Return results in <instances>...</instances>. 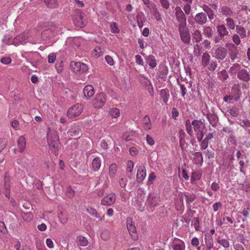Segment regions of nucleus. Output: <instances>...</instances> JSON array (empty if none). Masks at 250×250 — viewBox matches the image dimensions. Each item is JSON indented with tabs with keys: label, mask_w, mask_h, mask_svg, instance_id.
Masks as SVG:
<instances>
[{
	"label": "nucleus",
	"mask_w": 250,
	"mask_h": 250,
	"mask_svg": "<svg viewBox=\"0 0 250 250\" xmlns=\"http://www.w3.org/2000/svg\"><path fill=\"white\" fill-rule=\"evenodd\" d=\"M47 139L50 149L56 156H57L60 145L57 131L54 129L48 128Z\"/></svg>",
	"instance_id": "nucleus-1"
},
{
	"label": "nucleus",
	"mask_w": 250,
	"mask_h": 250,
	"mask_svg": "<svg viewBox=\"0 0 250 250\" xmlns=\"http://www.w3.org/2000/svg\"><path fill=\"white\" fill-rule=\"evenodd\" d=\"M28 32H24L22 34L18 35L14 39V45L17 46L20 44H24L27 42L32 44L39 43L41 42L40 39H33L30 38Z\"/></svg>",
	"instance_id": "nucleus-2"
},
{
	"label": "nucleus",
	"mask_w": 250,
	"mask_h": 250,
	"mask_svg": "<svg viewBox=\"0 0 250 250\" xmlns=\"http://www.w3.org/2000/svg\"><path fill=\"white\" fill-rule=\"evenodd\" d=\"M60 29V27L57 26L54 24H52L49 28L46 29L42 32L41 38H37L36 39H40L41 40V42H39L40 43L42 40L45 41L49 38L62 33Z\"/></svg>",
	"instance_id": "nucleus-3"
},
{
	"label": "nucleus",
	"mask_w": 250,
	"mask_h": 250,
	"mask_svg": "<svg viewBox=\"0 0 250 250\" xmlns=\"http://www.w3.org/2000/svg\"><path fill=\"white\" fill-rule=\"evenodd\" d=\"M191 125L195 132L198 142H201L204 136V125L202 122L200 120H194L192 122Z\"/></svg>",
	"instance_id": "nucleus-4"
},
{
	"label": "nucleus",
	"mask_w": 250,
	"mask_h": 250,
	"mask_svg": "<svg viewBox=\"0 0 250 250\" xmlns=\"http://www.w3.org/2000/svg\"><path fill=\"white\" fill-rule=\"evenodd\" d=\"M70 67L71 70L76 74H82L88 70L87 65L81 62H71Z\"/></svg>",
	"instance_id": "nucleus-5"
},
{
	"label": "nucleus",
	"mask_w": 250,
	"mask_h": 250,
	"mask_svg": "<svg viewBox=\"0 0 250 250\" xmlns=\"http://www.w3.org/2000/svg\"><path fill=\"white\" fill-rule=\"evenodd\" d=\"M83 106L80 104H77L69 108L67 112V116L69 118L79 116L83 110Z\"/></svg>",
	"instance_id": "nucleus-6"
},
{
	"label": "nucleus",
	"mask_w": 250,
	"mask_h": 250,
	"mask_svg": "<svg viewBox=\"0 0 250 250\" xmlns=\"http://www.w3.org/2000/svg\"><path fill=\"white\" fill-rule=\"evenodd\" d=\"M106 101V97L105 94L104 92H100L96 95L93 100V105L96 108H100L104 105Z\"/></svg>",
	"instance_id": "nucleus-7"
},
{
	"label": "nucleus",
	"mask_w": 250,
	"mask_h": 250,
	"mask_svg": "<svg viewBox=\"0 0 250 250\" xmlns=\"http://www.w3.org/2000/svg\"><path fill=\"white\" fill-rule=\"evenodd\" d=\"M116 196L114 193H110L101 200V204L104 206H110L116 201Z\"/></svg>",
	"instance_id": "nucleus-8"
},
{
	"label": "nucleus",
	"mask_w": 250,
	"mask_h": 250,
	"mask_svg": "<svg viewBox=\"0 0 250 250\" xmlns=\"http://www.w3.org/2000/svg\"><path fill=\"white\" fill-rule=\"evenodd\" d=\"M146 176V168L143 164L139 165L137 173L136 179L138 182L141 183Z\"/></svg>",
	"instance_id": "nucleus-9"
},
{
	"label": "nucleus",
	"mask_w": 250,
	"mask_h": 250,
	"mask_svg": "<svg viewBox=\"0 0 250 250\" xmlns=\"http://www.w3.org/2000/svg\"><path fill=\"white\" fill-rule=\"evenodd\" d=\"M227 55L226 49L222 47H218L214 49V57L218 60H223Z\"/></svg>",
	"instance_id": "nucleus-10"
},
{
	"label": "nucleus",
	"mask_w": 250,
	"mask_h": 250,
	"mask_svg": "<svg viewBox=\"0 0 250 250\" xmlns=\"http://www.w3.org/2000/svg\"><path fill=\"white\" fill-rule=\"evenodd\" d=\"M172 248L173 250H185L186 245L183 240L175 238L172 244Z\"/></svg>",
	"instance_id": "nucleus-11"
},
{
	"label": "nucleus",
	"mask_w": 250,
	"mask_h": 250,
	"mask_svg": "<svg viewBox=\"0 0 250 250\" xmlns=\"http://www.w3.org/2000/svg\"><path fill=\"white\" fill-rule=\"evenodd\" d=\"M194 20L197 23L200 25H203L207 22V15L203 12L197 13L195 16Z\"/></svg>",
	"instance_id": "nucleus-12"
},
{
	"label": "nucleus",
	"mask_w": 250,
	"mask_h": 250,
	"mask_svg": "<svg viewBox=\"0 0 250 250\" xmlns=\"http://www.w3.org/2000/svg\"><path fill=\"white\" fill-rule=\"evenodd\" d=\"M238 78L243 81L248 82L250 80V75L246 69L239 70L237 74Z\"/></svg>",
	"instance_id": "nucleus-13"
},
{
	"label": "nucleus",
	"mask_w": 250,
	"mask_h": 250,
	"mask_svg": "<svg viewBox=\"0 0 250 250\" xmlns=\"http://www.w3.org/2000/svg\"><path fill=\"white\" fill-rule=\"evenodd\" d=\"M76 12H77L78 15V17L80 19V21L77 20L76 19H75L74 20V22L76 26L80 28H83L85 26V23L83 20L84 16V14L79 10H76Z\"/></svg>",
	"instance_id": "nucleus-14"
},
{
	"label": "nucleus",
	"mask_w": 250,
	"mask_h": 250,
	"mask_svg": "<svg viewBox=\"0 0 250 250\" xmlns=\"http://www.w3.org/2000/svg\"><path fill=\"white\" fill-rule=\"evenodd\" d=\"M94 92V88L91 85H87L83 88V94L87 99L92 97Z\"/></svg>",
	"instance_id": "nucleus-15"
},
{
	"label": "nucleus",
	"mask_w": 250,
	"mask_h": 250,
	"mask_svg": "<svg viewBox=\"0 0 250 250\" xmlns=\"http://www.w3.org/2000/svg\"><path fill=\"white\" fill-rule=\"evenodd\" d=\"M205 242L207 250H211L213 247V242L212 236L208 233L205 235Z\"/></svg>",
	"instance_id": "nucleus-16"
},
{
	"label": "nucleus",
	"mask_w": 250,
	"mask_h": 250,
	"mask_svg": "<svg viewBox=\"0 0 250 250\" xmlns=\"http://www.w3.org/2000/svg\"><path fill=\"white\" fill-rule=\"evenodd\" d=\"M180 38L182 42L186 44L189 43L190 36L188 30L179 32Z\"/></svg>",
	"instance_id": "nucleus-17"
},
{
	"label": "nucleus",
	"mask_w": 250,
	"mask_h": 250,
	"mask_svg": "<svg viewBox=\"0 0 250 250\" xmlns=\"http://www.w3.org/2000/svg\"><path fill=\"white\" fill-rule=\"evenodd\" d=\"M126 226L127 229L130 234L133 233L136 231V227L132 219L130 218H128L126 219Z\"/></svg>",
	"instance_id": "nucleus-18"
},
{
	"label": "nucleus",
	"mask_w": 250,
	"mask_h": 250,
	"mask_svg": "<svg viewBox=\"0 0 250 250\" xmlns=\"http://www.w3.org/2000/svg\"><path fill=\"white\" fill-rule=\"evenodd\" d=\"M175 15L177 21L186 20V16L179 6H176L175 9Z\"/></svg>",
	"instance_id": "nucleus-19"
},
{
	"label": "nucleus",
	"mask_w": 250,
	"mask_h": 250,
	"mask_svg": "<svg viewBox=\"0 0 250 250\" xmlns=\"http://www.w3.org/2000/svg\"><path fill=\"white\" fill-rule=\"evenodd\" d=\"M217 30L221 38H223L225 36L228 35L229 34L227 28L224 24L218 25L217 26Z\"/></svg>",
	"instance_id": "nucleus-20"
},
{
	"label": "nucleus",
	"mask_w": 250,
	"mask_h": 250,
	"mask_svg": "<svg viewBox=\"0 0 250 250\" xmlns=\"http://www.w3.org/2000/svg\"><path fill=\"white\" fill-rule=\"evenodd\" d=\"M145 60L151 68H154L157 65V62L153 55L146 56Z\"/></svg>",
	"instance_id": "nucleus-21"
},
{
	"label": "nucleus",
	"mask_w": 250,
	"mask_h": 250,
	"mask_svg": "<svg viewBox=\"0 0 250 250\" xmlns=\"http://www.w3.org/2000/svg\"><path fill=\"white\" fill-rule=\"evenodd\" d=\"M193 162L195 164L201 166L203 162L202 154L200 152H195L194 154Z\"/></svg>",
	"instance_id": "nucleus-22"
},
{
	"label": "nucleus",
	"mask_w": 250,
	"mask_h": 250,
	"mask_svg": "<svg viewBox=\"0 0 250 250\" xmlns=\"http://www.w3.org/2000/svg\"><path fill=\"white\" fill-rule=\"evenodd\" d=\"M80 131V129L79 126L76 125H73L67 132V134L71 136H76L79 134Z\"/></svg>",
	"instance_id": "nucleus-23"
},
{
	"label": "nucleus",
	"mask_w": 250,
	"mask_h": 250,
	"mask_svg": "<svg viewBox=\"0 0 250 250\" xmlns=\"http://www.w3.org/2000/svg\"><path fill=\"white\" fill-rule=\"evenodd\" d=\"M210 59V56L208 53L205 52L203 54L202 57L201 63L204 67H206L208 65Z\"/></svg>",
	"instance_id": "nucleus-24"
},
{
	"label": "nucleus",
	"mask_w": 250,
	"mask_h": 250,
	"mask_svg": "<svg viewBox=\"0 0 250 250\" xmlns=\"http://www.w3.org/2000/svg\"><path fill=\"white\" fill-rule=\"evenodd\" d=\"M18 144L19 151L20 152L23 151L26 145L25 139L23 136H21L19 137L18 141Z\"/></svg>",
	"instance_id": "nucleus-25"
},
{
	"label": "nucleus",
	"mask_w": 250,
	"mask_h": 250,
	"mask_svg": "<svg viewBox=\"0 0 250 250\" xmlns=\"http://www.w3.org/2000/svg\"><path fill=\"white\" fill-rule=\"evenodd\" d=\"M76 242L78 245L83 247H85L88 244V241L87 239L82 236L77 237Z\"/></svg>",
	"instance_id": "nucleus-26"
},
{
	"label": "nucleus",
	"mask_w": 250,
	"mask_h": 250,
	"mask_svg": "<svg viewBox=\"0 0 250 250\" xmlns=\"http://www.w3.org/2000/svg\"><path fill=\"white\" fill-rule=\"evenodd\" d=\"M117 166L115 164H112L110 165L109 168V175L110 178H114L117 174Z\"/></svg>",
	"instance_id": "nucleus-27"
},
{
	"label": "nucleus",
	"mask_w": 250,
	"mask_h": 250,
	"mask_svg": "<svg viewBox=\"0 0 250 250\" xmlns=\"http://www.w3.org/2000/svg\"><path fill=\"white\" fill-rule=\"evenodd\" d=\"M231 94L233 95L235 97H238V99H239L241 95V91L239 84L234 85L232 87Z\"/></svg>",
	"instance_id": "nucleus-28"
},
{
	"label": "nucleus",
	"mask_w": 250,
	"mask_h": 250,
	"mask_svg": "<svg viewBox=\"0 0 250 250\" xmlns=\"http://www.w3.org/2000/svg\"><path fill=\"white\" fill-rule=\"evenodd\" d=\"M220 12L224 16L226 17L231 16L233 15L232 11L230 8L227 6H222L220 9Z\"/></svg>",
	"instance_id": "nucleus-29"
},
{
	"label": "nucleus",
	"mask_w": 250,
	"mask_h": 250,
	"mask_svg": "<svg viewBox=\"0 0 250 250\" xmlns=\"http://www.w3.org/2000/svg\"><path fill=\"white\" fill-rule=\"evenodd\" d=\"M143 126L145 130H150L151 128L150 120L148 116H146L143 120Z\"/></svg>",
	"instance_id": "nucleus-30"
},
{
	"label": "nucleus",
	"mask_w": 250,
	"mask_h": 250,
	"mask_svg": "<svg viewBox=\"0 0 250 250\" xmlns=\"http://www.w3.org/2000/svg\"><path fill=\"white\" fill-rule=\"evenodd\" d=\"M101 166V162L99 158L96 157L93 160L92 166L94 171H97Z\"/></svg>",
	"instance_id": "nucleus-31"
},
{
	"label": "nucleus",
	"mask_w": 250,
	"mask_h": 250,
	"mask_svg": "<svg viewBox=\"0 0 250 250\" xmlns=\"http://www.w3.org/2000/svg\"><path fill=\"white\" fill-rule=\"evenodd\" d=\"M160 95L161 98L162 99L163 102L165 103H167L168 101L169 97V94L168 90L167 89H162L160 91Z\"/></svg>",
	"instance_id": "nucleus-32"
},
{
	"label": "nucleus",
	"mask_w": 250,
	"mask_h": 250,
	"mask_svg": "<svg viewBox=\"0 0 250 250\" xmlns=\"http://www.w3.org/2000/svg\"><path fill=\"white\" fill-rule=\"evenodd\" d=\"M179 23L178 29L179 32L188 30L187 27L186 20L178 21Z\"/></svg>",
	"instance_id": "nucleus-33"
},
{
	"label": "nucleus",
	"mask_w": 250,
	"mask_h": 250,
	"mask_svg": "<svg viewBox=\"0 0 250 250\" xmlns=\"http://www.w3.org/2000/svg\"><path fill=\"white\" fill-rule=\"evenodd\" d=\"M223 100L225 102L228 103L229 104H232L234 102L238 101V97H235L231 94L227 96L224 97Z\"/></svg>",
	"instance_id": "nucleus-34"
},
{
	"label": "nucleus",
	"mask_w": 250,
	"mask_h": 250,
	"mask_svg": "<svg viewBox=\"0 0 250 250\" xmlns=\"http://www.w3.org/2000/svg\"><path fill=\"white\" fill-rule=\"evenodd\" d=\"M109 27L110 31L112 33L118 34L120 33V30L116 22H111L110 23Z\"/></svg>",
	"instance_id": "nucleus-35"
},
{
	"label": "nucleus",
	"mask_w": 250,
	"mask_h": 250,
	"mask_svg": "<svg viewBox=\"0 0 250 250\" xmlns=\"http://www.w3.org/2000/svg\"><path fill=\"white\" fill-rule=\"evenodd\" d=\"M184 195L188 204L192 203L196 198V195L193 193H185Z\"/></svg>",
	"instance_id": "nucleus-36"
},
{
	"label": "nucleus",
	"mask_w": 250,
	"mask_h": 250,
	"mask_svg": "<svg viewBox=\"0 0 250 250\" xmlns=\"http://www.w3.org/2000/svg\"><path fill=\"white\" fill-rule=\"evenodd\" d=\"M180 203L176 204V209L181 210L184 208V198L185 197L184 193H180L179 195Z\"/></svg>",
	"instance_id": "nucleus-37"
},
{
	"label": "nucleus",
	"mask_w": 250,
	"mask_h": 250,
	"mask_svg": "<svg viewBox=\"0 0 250 250\" xmlns=\"http://www.w3.org/2000/svg\"><path fill=\"white\" fill-rule=\"evenodd\" d=\"M86 211L90 215L95 217H99V214L95 208L90 206H88L86 208Z\"/></svg>",
	"instance_id": "nucleus-38"
},
{
	"label": "nucleus",
	"mask_w": 250,
	"mask_h": 250,
	"mask_svg": "<svg viewBox=\"0 0 250 250\" xmlns=\"http://www.w3.org/2000/svg\"><path fill=\"white\" fill-rule=\"evenodd\" d=\"M201 176V174L198 172H194L192 173L190 178V181L192 184H195L196 182L199 180Z\"/></svg>",
	"instance_id": "nucleus-39"
},
{
	"label": "nucleus",
	"mask_w": 250,
	"mask_h": 250,
	"mask_svg": "<svg viewBox=\"0 0 250 250\" xmlns=\"http://www.w3.org/2000/svg\"><path fill=\"white\" fill-rule=\"evenodd\" d=\"M237 123L240 125L245 127V128L250 127V121L248 119H239V121H238Z\"/></svg>",
	"instance_id": "nucleus-40"
},
{
	"label": "nucleus",
	"mask_w": 250,
	"mask_h": 250,
	"mask_svg": "<svg viewBox=\"0 0 250 250\" xmlns=\"http://www.w3.org/2000/svg\"><path fill=\"white\" fill-rule=\"evenodd\" d=\"M226 21L227 22V25L229 29L234 30L235 29V24L234 21L232 18H227L226 19Z\"/></svg>",
	"instance_id": "nucleus-41"
},
{
	"label": "nucleus",
	"mask_w": 250,
	"mask_h": 250,
	"mask_svg": "<svg viewBox=\"0 0 250 250\" xmlns=\"http://www.w3.org/2000/svg\"><path fill=\"white\" fill-rule=\"evenodd\" d=\"M236 31L241 38H244L246 36V30L241 26L237 25Z\"/></svg>",
	"instance_id": "nucleus-42"
},
{
	"label": "nucleus",
	"mask_w": 250,
	"mask_h": 250,
	"mask_svg": "<svg viewBox=\"0 0 250 250\" xmlns=\"http://www.w3.org/2000/svg\"><path fill=\"white\" fill-rule=\"evenodd\" d=\"M44 1L47 6L49 8H54L58 5L57 0H44Z\"/></svg>",
	"instance_id": "nucleus-43"
},
{
	"label": "nucleus",
	"mask_w": 250,
	"mask_h": 250,
	"mask_svg": "<svg viewBox=\"0 0 250 250\" xmlns=\"http://www.w3.org/2000/svg\"><path fill=\"white\" fill-rule=\"evenodd\" d=\"M58 218L60 222L62 224H65L68 220L67 215L63 212H61L58 214Z\"/></svg>",
	"instance_id": "nucleus-44"
},
{
	"label": "nucleus",
	"mask_w": 250,
	"mask_h": 250,
	"mask_svg": "<svg viewBox=\"0 0 250 250\" xmlns=\"http://www.w3.org/2000/svg\"><path fill=\"white\" fill-rule=\"evenodd\" d=\"M3 43L7 45L14 44V39L9 35H6L2 39Z\"/></svg>",
	"instance_id": "nucleus-45"
},
{
	"label": "nucleus",
	"mask_w": 250,
	"mask_h": 250,
	"mask_svg": "<svg viewBox=\"0 0 250 250\" xmlns=\"http://www.w3.org/2000/svg\"><path fill=\"white\" fill-rule=\"evenodd\" d=\"M103 49L99 46H96L93 51L92 54L96 58L99 57L103 55Z\"/></svg>",
	"instance_id": "nucleus-46"
},
{
	"label": "nucleus",
	"mask_w": 250,
	"mask_h": 250,
	"mask_svg": "<svg viewBox=\"0 0 250 250\" xmlns=\"http://www.w3.org/2000/svg\"><path fill=\"white\" fill-rule=\"evenodd\" d=\"M193 38L195 40L196 42H200L202 40L201 32L198 30H196L193 34Z\"/></svg>",
	"instance_id": "nucleus-47"
},
{
	"label": "nucleus",
	"mask_w": 250,
	"mask_h": 250,
	"mask_svg": "<svg viewBox=\"0 0 250 250\" xmlns=\"http://www.w3.org/2000/svg\"><path fill=\"white\" fill-rule=\"evenodd\" d=\"M213 30L210 27L207 26L204 29V34L208 38H210L212 36Z\"/></svg>",
	"instance_id": "nucleus-48"
},
{
	"label": "nucleus",
	"mask_w": 250,
	"mask_h": 250,
	"mask_svg": "<svg viewBox=\"0 0 250 250\" xmlns=\"http://www.w3.org/2000/svg\"><path fill=\"white\" fill-rule=\"evenodd\" d=\"M228 112L231 116L236 117L239 115V109L236 107L231 108L228 110Z\"/></svg>",
	"instance_id": "nucleus-49"
},
{
	"label": "nucleus",
	"mask_w": 250,
	"mask_h": 250,
	"mask_svg": "<svg viewBox=\"0 0 250 250\" xmlns=\"http://www.w3.org/2000/svg\"><path fill=\"white\" fill-rule=\"evenodd\" d=\"M217 242L223 247L228 248L229 246V241L225 239H217Z\"/></svg>",
	"instance_id": "nucleus-50"
},
{
	"label": "nucleus",
	"mask_w": 250,
	"mask_h": 250,
	"mask_svg": "<svg viewBox=\"0 0 250 250\" xmlns=\"http://www.w3.org/2000/svg\"><path fill=\"white\" fill-rule=\"evenodd\" d=\"M10 178L8 174H6L5 175L4 181V188L6 190H8L10 187Z\"/></svg>",
	"instance_id": "nucleus-51"
},
{
	"label": "nucleus",
	"mask_w": 250,
	"mask_h": 250,
	"mask_svg": "<svg viewBox=\"0 0 250 250\" xmlns=\"http://www.w3.org/2000/svg\"><path fill=\"white\" fill-rule=\"evenodd\" d=\"M134 164L132 161H128L126 164V170L127 172L131 173L133 171Z\"/></svg>",
	"instance_id": "nucleus-52"
},
{
	"label": "nucleus",
	"mask_w": 250,
	"mask_h": 250,
	"mask_svg": "<svg viewBox=\"0 0 250 250\" xmlns=\"http://www.w3.org/2000/svg\"><path fill=\"white\" fill-rule=\"evenodd\" d=\"M218 75L219 78L223 81L226 80L229 77L228 73L225 70L220 71Z\"/></svg>",
	"instance_id": "nucleus-53"
},
{
	"label": "nucleus",
	"mask_w": 250,
	"mask_h": 250,
	"mask_svg": "<svg viewBox=\"0 0 250 250\" xmlns=\"http://www.w3.org/2000/svg\"><path fill=\"white\" fill-rule=\"evenodd\" d=\"M109 113H110V115L113 118H117L120 115L119 110L116 108H113L111 109Z\"/></svg>",
	"instance_id": "nucleus-54"
},
{
	"label": "nucleus",
	"mask_w": 250,
	"mask_h": 250,
	"mask_svg": "<svg viewBox=\"0 0 250 250\" xmlns=\"http://www.w3.org/2000/svg\"><path fill=\"white\" fill-rule=\"evenodd\" d=\"M217 67V63L216 61H212L210 63H209L208 65L207 66V69L209 71H213Z\"/></svg>",
	"instance_id": "nucleus-55"
},
{
	"label": "nucleus",
	"mask_w": 250,
	"mask_h": 250,
	"mask_svg": "<svg viewBox=\"0 0 250 250\" xmlns=\"http://www.w3.org/2000/svg\"><path fill=\"white\" fill-rule=\"evenodd\" d=\"M22 218L24 220L29 222L32 220L33 218V215L31 212L24 213L22 215Z\"/></svg>",
	"instance_id": "nucleus-56"
},
{
	"label": "nucleus",
	"mask_w": 250,
	"mask_h": 250,
	"mask_svg": "<svg viewBox=\"0 0 250 250\" xmlns=\"http://www.w3.org/2000/svg\"><path fill=\"white\" fill-rule=\"evenodd\" d=\"M66 194L68 197L72 198L75 195V191L71 187H67L66 189Z\"/></svg>",
	"instance_id": "nucleus-57"
},
{
	"label": "nucleus",
	"mask_w": 250,
	"mask_h": 250,
	"mask_svg": "<svg viewBox=\"0 0 250 250\" xmlns=\"http://www.w3.org/2000/svg\"><path fill=\"white\" fill-rule=\"evenodd\" d=\"M56 59V54L54 53H50L48 56V62L49 63H54Z\"/></svg>",
	"instance_id": "nucleus-58"
},
{
	"label": "nucleus",
	"mask_w": 250,
	"mask_h": 250,
	"mask_svg": "<svg viewBox=\"0 0 250 250\" xmlns=\"http://www.w3.org/2000/svg\"><path fill=\"white\" fill-rule=\"evenodd\" d=\"M79 39L78 38H70L68 39L66 42L68 43L69 42H72L73 44H75L76 46H79V43L78 42Z\"/></svg>",
	"instance_id": "nucleus-59"
},
{
	"label": "nucleus",
	"mask_w": 250,
	"mask_h": 250,
	"mask_svg": "<svg viewBox=\"0 0 250 250\" xmlns=\"http://www.w3.org/2000/svg\"><path fill=\"white\" fill-rule=\"evenodd\" d=\"M105 60L107 63L110 66H112L114 64V61L113 58L109 55H106L105 56Z\"/></svg>",
	"instance_id": "nucleus-60"
},
{
	"label": "nucleus",
	"mask_w": 250,
	"mask_h": 250,
	"mask_svg": "<svg viewBox=\"0 0 250 250\" xmlns=\"http://www.w3.org/2000/svg\"><path fill=\"white\" fill-rule=\"evenodd\" d=\"M146 141L147 143L151 146H153L155 144V141L153 138L148 134L146 135Z\"/></svg>",
	"instance_id": "nucleus-61"
},
{
	"label": "nucleus",
	"mask_w": 250,
	"mask_h": 250,
	"mask_svg": "<svg viewBox=\"0 0 250 250\" xmlns=\"http://www.w3.org/2000/svg\"><path fill=\"white\" fill-rule=\"evenodd\" d=\"M232 41L234 42V43L237 45L240 44L241 42L240 37L237 34H234L233 35Z\"/></svg>",
	"instance_id": "nucleus-62"
},
{
	"label": "nucleus",
	"mask_w": 250,
	"mask_h": 250,
	"mask_svg": "<svg viewBox=\"0 0 250 250\" xmlns=\"http://www.w3.org/2000/svg\"><path fill=\"white\" fill-rule=\"evenodd\" d=\"M199 239L196 237L192 238L191 240V244L193 247H198L199 246Z\"/></svg>",
	"instance_id": "nucleus-63"
},
{
	"label": "nucleus",
	"mask_w": 250,
	"mask_h": 250,
	"mask_svg": "<svg viewBox=\"0 0 250 250\" xmlns=\"http://www.w3.org/2000/svg\"><path fill=\"white\" fill-rule=\"evenodd\" d=\"M233 247L235 250H245L244 246L241 244H234Z\"/></svg>",
	"instance_id": "nucleus-64"
}]
</instances>
